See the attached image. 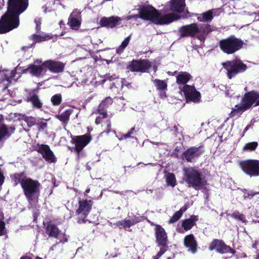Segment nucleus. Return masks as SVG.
Here are the masks:
<instances>
[{
	"mask_svg": "<svg viewBox=\"0 0 259 259\" xmlns=\"http://www.w3.org/2000/svg\"><path fill=\"white\" fill-rule=\"evenodd\" d=\"M259 98V92L252 90L245 93L242 97L240 105H236L232 109L229 114V118L235 115H241L245 111L251 109L253 107L259 106L257 104Z\"/></svg>",
	"mask_w": 259,
	"mask_h": 259,
	"instance_id": "nucleus-1",
	"label": "nucleus"
},
{
	"mask_svg": "<svg viewBox=\"0 0 259 259\" xmlns=\"http://www.w3.org/2000/svg\"><path fill=\"white\" fill-rule=\"evenodd\" d=\"M183 172L184 181L196 190L201 189L207 183V181L202 177V173L194 167L184 168Z\"/></svg>",
	"mask_w": 259,
	"mask_h": 259,
	"instance_id": "nucleus-2",
	"label": "nucleus"
},
{
	"mask_svg": "<svg viewBox=\"0 0 259 259\" xmlns=\"http://www.w3.org/2000/svg\"><path fill=\"white\" fill-rule=\"evenodd\" d=\"M244 43L240 38L231 35L221 39L218 42L220 50L225 54L232 55L243 48Z\"/></svg>",
	"mask_w": 259,
	"mask_h": 259,
	"instance_id": "nucleus-3",
	"label": "nucleus"
},
{
	"mask_svg": "<svg viewBox=\"0 0 259 259\" xmlns=\"http://www.w3.org/2000/svg\"><path fill=\"white\" fill-rule=\"evenodd\" d=\"M228 78L231 79L236 75L245 72L248 69L247 65L240 59L235 58L222 63Z\"/></svg>",
	"mask_w": 259,
	"mask_h": 259,
	"instance_id": "nucleus-4",
	"label": "nucleus"
},
{
	"mask_svg": "<svg viewBox=\"0 0 259 259\" xmlns=\"http://www.w3.org/2000/svg\"><path fill=\"white\" fill-rule=\"evenodd\" d=\"M40 183L38 180L27 178L22 184V189L28 202L37 201L40 195Z\"/></svg>",
	"mask_w": 259,
	"mask_h": 259,
	"instance_id": "nucleus-5",
	"label": "nucleus"
},
{
	"mask_svg": "<svg viewBox=\"0 0 259 259\" xmlns=\"http://www.w3.org/2000/svg\"><path fill=\"white\" fill-rule=\"evenodd\" d=\"M19 24V18L6 11L0 18V34H5L17 28Z\"/></svg>",
	"mask_w": 259,
	"mask_h": 259,
	"instance_id": "nucleus-6",
	"label": "nucleus"
},
{
	"mask_svg": "<svg viewBox=\"0 0 259 259\" xmlns=\"http://www.w3.org/2000/svg\"><path fill=\"white\" fill-rule=\"evenodd\" d=\"M78 204V206L75 211L77 216V222L79 224L85 223L87 222L86 218L91 210L93 202L91 200L79 199Z\"/></svg>",
	"mask_w": 259,
	"mask_h": 259,
	"instance_id": "nucleus-7",
	"label": "nucleus"
},
{
	"mask_svg": "<svg viewBox=\"0 0 259 259\" xmlns=\"http://www.w3.org/2000/svg\"><path fill=\"white\" fill-rule=\"evenodd\" d=\"M29 0H8L7 11L19 18L28 8Z\"/></svg>",
	"mask_w": 259,
	"mask_h": 259,
	"instance_id": "nucleus-8",
	"label": "nucleus"
},
{
	"mask_svg": "<svg viewBox=\"0 0 259 259\" xmlns=\"http://www.w3.org/2000/svg\"><path fill=\"white\" fill-rule=\"evenodd\" d=\"M241 169L250 177L259 176V160L247 159L239 162Z\"/></svg>",
	"mask_w": 259,
	"mask_h": 259,
	"instance_id": "nucleus-9",
	"label": "nucleus"
},
{
	"mask_svg": "<svg viewBox=\"0 0 259 259\" xmlns=\"http://www.w3.org/2000/svg\"><path fill=\"white\" fill-rule=\"evenodd\" d=\"M152 66V63L148 59H133L128 63L126 70L132 72H148Z\"/></svg>",
	"mask_w": 259,
	"mask_h": 259,
	"instance_id": "nucleus-10",
	"label": "nucleus"
},
{
	"mask_svg": "<svg viewBox=\"0 0 259 259\" xmlns=\"http://www.w3.org/2000/svg\"><path fill=\"white\" fill-rule=\"evenodd\" d=\"M71 143L74 144V151L79 157L80 152L92 141V138L90 134H84L80 136H71Z\"/></svg>",
	"mask_w": 259,
	"mask_h": 259,
	"instance_id": "nucleus-11",
	"label": "nucleus"
},
{
	"mask_svg": "<svg viewBox=\"0 0 259 259\" xmlns=\"http://www.w3.org/2000/svg\"><path fill=\"white\" fill-rule=\"evenodd\" d=\"M204 152L205 149L203 144H201L198 147L192 146L183 153L181 158L185 159L188 162H192L195 159L198 158Z\"/></svg>",
	"mask_w": 259,
	"mask_h": 259,
	"instance_id": "nucleus-12",
	"label": "nucleus"
},
{
	"mask_svg": "<svg viewBox=\"0 0 259 259\" xmlns=\"http://www.w3.org/2000/svg\"><path fill=\"white\" fill-rule=\"evenodd\" d=\"M138 11L141 19L150 21L154 24L156 18L158 17L159 11L152 6H143L138 9Z\"/></svg>",
	"mask_w": 259,
	"mask_h": 259,
	"instance_id": "nucleus-13",
	"label": "nucleus"
},
{
	"mask_svg": "<svg viewBox=\"0 0 259 259\" xmlns=\"http://www.w3.org/2000/svg\"><path fill=\"white\" fill-rule=\"evenodd\" d=\"M208 249L210 251L215 250L216 252L220 254L230 252L234 254L236 252L235 249L226 245L223 240L218 239L212 240L209 245Z\"/></svg>",
	"mask_w": 259,
	"mask_h": 259,
	"instance_id": "nucleus-14",
	"label": "nucleus"
},
{
	"mask_svg": "<svg viewBox=\"0 0 259 259\" xmlns=\"http://www.w3.org/2000/svg\"><path fill=\"white\" fill-rule=\"evenodd\" d=\"M180 89L183 92L187 102L198 103L200 102V93L196 90L194 86L185 84L182 88H180Z\"/></svg>",
	"mask_w": 259,
	"mask_h": 259,
	"instance_id": "nucleus-15",
	"label": "nucleus"
},
{
	"mask_svg": "<svg viewBox=\"0 0 259 259\" xmlns=\"http://www.w3.org/2000/svg\"><path fill=\"white\" fill-rule=\"evenodd\" d=\"M35 150L42 155L46 161L50 163H54L57 161V158L50 147L46 144H37Z\"/></svg>",
	"mask_w": 259,
	"mask_h": 259,
	"instance_id": "nucleus-16",
	"label": "nucleus"
},
{
	"mask_svg": "<svg viewBox=\"0 0 259 259\" xmlns=\"http://www.w3.org/2000/svg\"><path fill=\"white\" fill-rule=\"evenodd\" d=\"M43 66L46 71L49 70L51 72L59 73L64 71L65 64L62 62L50 59L43 62Z\"/></svg>",
	"mask_w": 259,
	"mask_h": 259,
	"instance_id": "nucleus-17",
	"label": "nucleus"
},
{
	"mask_svg": "<svg viewBox=\"0 0 259 259\" xmlns=\"http://www.w3.org/2000/svg\"><path fill=\"white\" fill-rule=\"evenodd\" d=\"M179 32L181 37H194L199 34L198 26L195 23L184 25L179 28Z\"/></svg>",
	"mask_w": 259,
	"mask_h": 259,
	"instance_id": "nucleus-18",
	"label": "nucleus"
},
{
	"mask_svg": "<svg viewBox=\"0 0 259 259\" xmlns=\"http://www.w3.org/2000/svg\"><path fill=\"white\" fill-rule=\"evenodd\" d=\"M156 241L158 246L167 247L168 237L164 229L159 225H156L154 228Z\"/></svg>",
	"mask_w": 259,
	"mask_h": 259,
	"instance_id": "nucleus-19",
	"label": "nucleus"
},
{
	"mask_svg": "<svg viewBox=\"0 0 259 259\" xmlns=\"http://www.w3.org/2000/svg\"><path fill=\"white\" fill-rule=\"evenodd\" d=\"M34 63L41 64V65H35L30 64L28 65L27 68L23 71V73H29L32 76L39 77L42 75L43 71L46 72V68L43 66V62L41 60L36 59Z\"/></svg>",
	"mask_w": 259,
	"mask_h": 259,
	"instance_id": "nucleus-20",
	"label": "nucleus"
},
{
	"mask_svg": "<svg viewBox=\"0 0 259 259\" xmlns=\"http://www.w3.org/2000/svg\"><path fill=\"white\" fill-rule=\"evenodd\" d=\"M181 18V17L179 15L174 13H169L161 16L159 12L158 17L156 18L154 24L160 25L168 24L175 20L180 19Z\"/></svg>",
	"mask_w": 259,
	"mask_h": 259,
	"instance_id": "nucleus-21",
	"label": "nucleus"
},
{
	"mask_svg": "<svg viewBox=\"0 0 259 259\" xmlns=\"http://www.w3.org/2000/svg\"><path fill=\"white\" fill-rule=\"evenodd\" d=\"M45 232L49 237L57 239L61 230L54 223L50 221L47 223Z\"/></svg>",
	"mask_w": 259,
	"mask_h": 259,
	"instance_id": "nucleus-22",
	"label": "nucleus"
},
{
	"mask_svg": "<svg viewBox=\"0 0 259 259\" xmlns=\"http://www.w3.org/2000/svg\"><path fill=\"white\" fill-rule=\"evenodd\" d=\"M184 245L189 248L192 253H195L197 250V243L193 234H190L186 235L184 238Z\"/></svg>",
	"mask_w": 259,
	"mask_h": 259,
	"instance_id": "nucleus-23",
	"label": "nucleus"
},
{
	"mask_svg": "<svg viewBox=\"0 0 259 259\" xmlns=\"http://www.w3.org/2000/svg\"><path fill=\"white\" fill-rule=\"evenodd\" d=\"M120 20V18L118 17H103L100 20V24L102 27L113 28L119 24Z\"/></svg>",
	"mask_w": 259,
	"mask_h": 259,
	"instance_id": "nucleus-24",
	"label": "nucleus"
},
{
	"mask_svg": "<svg viewBox=\"0 0 259 259\" xmlns=\"http://www.w3.org/2000/svg\"><path fill=\"white\" fill-rule=\"evenodd\" d=\"M24 100L27 102H30L34 108L40 109L42 107V102L38 96L33 92H29Z\"/></svg>",
	"mask_w": 259,
	"mask_h": 259,
	"instance_id": "nucleus-25",
	"label": "nucleus"
},
{
	"mask_svg": "<svg viewBox=\"0 0 259 259\" xmlns=\"http://www.w3.org/2000/svg\"><path fill=\"white\" fill-rule=\"evenodd\" d=\"M199 220L198 216L196 215H192L188 219L184 220L182 222V227L187 231L191 229L194 226L196 225V222Z\"/></svg>",
	"mask_w": 259,
	"mask_h": 259,
	"instance_id": "nucleus-26",
	"label": "nucleus"
},
{
	"mask_svg": "<svg viewBox=\"0 0 259 259\" xmlns=\"http://www.w3.org/2000/svg\"><path fill=\"white\" fill-rule=\"evenodd\" d=\"M185 7V0H171L170 10L172 12L182 13Z\"/></svg>",
	"mask_w": 259,
	"mask_h": 259,
	"instance_id": "nucleus-27",
	"label": "nucleus"
},
{
	"mask_svg": "<svg viewBox=\"0 0 259 259\" xmlns=\"http://www.w3.org/2000/svg\"><path fill=\"white\" fill-rule=\"evenodd\" d=\"M199 34L200 35L197 37L200 40L205 39L206 36L213 30L211 26L208 24H201L198 27Z\"/></svg>",
	"mask_w": 259,
	"mask_h": 259,
	"instance_id": "nucleus-28",
	"label": "nucleus"
},
{
	"mask_svg": "<svg viewBox=\"0 0 259 259\" xmlns=\"http://www.w3.org/2000/svg\"><path fill=\"white\" fill-rule=\"evenodd\" d=\"M191 75L187 72L181 71L177 75L176 82L178 84H187L186 83L191 79Z\"/></svg>",
	"mask_w": 259,
	"mask_h": 259,
	"instance_id": "nucleus-29",
	"label": "nucleus"
},
{
	"mask_svg": "<svg viewBox=\"0 0 259 259\" xmlns=\"http://www.w3.org/2000/svg\"><path fill=\"white\" fill-rule=\"evenodd\" d=\"M28 178L26 177L24 171L19 173H16L13 176H11V179L14 183L15 186H17L18 184H20L22 187V184L24 181H25Z\"/></svg>",
	"mask_w": 259,
	"mask_h": 259,
	"instance_id": "nucleus-30",
	"label": "nucleus"
},
{
	"mask_svg": "<svg viewBox=\"0 0 259 259\" xmlns=\"http://www.w3.org/2000/svg\"><path fill=\"white\" fill-rule=\"evenodd\" d=\"M71 114V111L70 110H66L63 112L61 114L57 115L56 117L62 122L64 127H65L67 124L69 120Z\"/></svg>",
	"mask_w": 259,
	"mask_h": 259,
	"instance_id": "nucleus-31",
	"label": "nucleus"
},
{
	"mask_svg": "<svg viewBox=\"0 0 259 259\" xmlns=\"http://www.w3.org/2000/svg\"><path fill=\"white\" fill-rule=\"evenodd\" d=\"M213 18L212 12L209 10L197 15V20L200 22L211 21Z\"/></svg>",
	"mask_w": 259,
	"mask_h": 259,
	"instance_id": "nucleus-32",
	"label": "nucleus"
},
{
	"mask_svg": "<svg viewBox=\"0 0 259 259\" xmlns=\"http://www.w3.org/2000/svg\"><path fill=\"white\" fill-rule=\"evenodd\" d=\"M152 81L157 90L165 91L167 90V84L165 80L155 79Z\"/></svg>",
	"mask_w": 259,
	"mask_h": 259,
	"instance_id": "nucleus-33",
	"label": "nucleus"
},
{
	"mask_svg": "<svg viewBox=\"0 0 259 259\" xmlns=\"http://www.w3.org/2000/svg\"><path fill=\"white\" fill-rule=\"evenodd\" d=\"M21 119L25 121L28 127H31L34 126L36 123V118L33 116H28L24 114H21L20 115Z\"/></svg>",
	"mask_w": 259,
	"mask_h": 259,
	"instance_id": "nucleus-34",
	"label": "nucleus"
},
{
	"mask_svg": "<svg viewBox=\"0 0 259 259\" xmlns=\"http://www.w3.org/2000/svg\"><path fill=\"white\" fill-rule=\"evenodd\" d=\"M115 225L120 229L123 228L125 230H127L131 227L133 226L130 219L118 221L115 223Z\"/></svg>",
	"mask_w": 259,
	"mask_h": 259,
	"instance_id": "nucleus-35",
	"label": "nucleus"
},
{
	"mask_svg": "<svg viewBox=\"0 0 259 259\" xmlns=\"http://www.w3.org/2000/svg\"><path fill=\"white\" fill-rule=\"evenodd\" d=\"M68 24L72 29L77 30L81 25V21L76 18L70 17L68 19Z\"/></svg>",
	"mask_w": 259,
	"mask_h": 259,
	"instance_id": "nucleus-36",
	"label": "nucleus"
},
{
	"mask_svg": "<svg viewBox=\"0 0 259 259\" xmlns=\"http://www.w3.org/2000/svg\"><path fill=\"white\" fill-rule=\"evenodd\" d=\"M52 38V37L50 36L48 34L42 35L39 34H34L31 36V39L33 40V42H34L35 43L44 41L50 39Z\"/></svg>",
	"mask_w": 259,
	"mask_h": 259,
	"instance_id": "nucleus-37",
	"label": "nucleus"
},
{
	"mask_svg": "<svg viewBox=\"0 0 259 259\" xmlns=\"http://www.w3.org/2000/svg\"><path fill=\"white\" fill-rule=\"evenodd\" d=\"M131 38V35H130L122 41L121 45L116 49V51L117 54L120 55L123 52L125 48L128 46Z\"/></svg>",
	"mask_w": 259,
	"mask_h": 259,
	"instance_id": "nucleus-38",
	"label": "nucleus"
},
{
	"mask_svg": "<svg viewBox=\"0 0 259 259\" xmlns=\"http://www.w3.org/2000/svg\"><path fill=\"white\" fill-rule=\"evenodd\" d=\"M258 144L257 142H252L246 143L243 147V151H253L257 147Z\"/></svg>",
	"mask_w": 259,
	"mask_h": 259,
	"instance_id": "nucleus-39",
	"label": "nucleus"
},
{
	"mask_svg": "<svg viewBox=\"0 0 259 259\" xmlns=\"http://www.w3.org/2000/svg\"><path fill=\"white\" fill-rule=\"evenodd\" d=\"M112 103V98L110 97H107L100 103L98 107L107 110L109 106L111 105Z\"/></svg>",
	"mask_w": 259,
	"mask_h": 259,
	"instance_id": "nucleus-40",
	"label": "nucleus"
},
{
	"mask_svg": "<svg viewBox=\"0 0 259 259\" xmlns=\"http://www.w3.org/2000/svg\"><path fill=\"white\" fill-rule=\"evenodd\" d=\"M166 182L168 186L175 187L176 185V179L175 175L173 173H168L166 176Z\"/></svg>",
	"mask_w": 259,
	"mask_h": 259,
	"instance_id": "nucleus-41",
	"label": "nucleus"
},
{
	"mask_svg": "<svg viewBox=\"0 0 259 259\" xmlns=\"http://www.w3.org/2000/svg\"><path fill=\"white\" fill-rule=\"evenodd\" d=\"M11 134H9L8 128L6 124H3L0 125V142L5 136L9 137Z\"/></svg>",
	"mask_w": 259,
	"mask_h": 259,
	"instance_id": "nucleus-42",
	"label": "nucleus"
},
{
	"mask_svg": "<svg viewBox=\"0 0 259 259\" xmlns=\"http://www.w3.org/2000/svg\"><path fill=\"white\" fill-rule=\"evenodd\" d=\"M51 102L54 106H59L62 101V97L61 94H56L53 96L51 99Z\"/></svg>",
	"mask_w": 259,
	"mask_h": 259,
	"instance_id": "nucleus-43",
	"label": "nucleus"
},
{
	"mask_svg": "<svg viewBox=\"0 0 259 259\" xmlns=\"http://www.w3.org/2000/svg\"><path fill=\"white\" fill-rule=\"evenodd\" d=\"M230 215L237 220L241 221L243 223H245L246 220H245V217L244 215L242 213H240L238 211H234L231 214H230Z\"/></svg>",
	"mask_w": 259,
	"mask_h": 259,
	"instance_id": "nucleus-44",
	"label": "nucleus"
},
{
	"mask_svg": "<svg viewBox=\"0 0 259 259\" xmlns=\"http://www.w3.org/2000/svg\"><path fill=\"white\" fill-rule=\"evenodd\" d=\"M182 215L178 211L174 213L172 216L170 218L168 221V223L172 224L177 222L182 217Z\"/></svg>",
	"mask_w": 259,
	"mask_h": 259,
	"instance_id": "nucleus-45",
	"label": "nucleus"
},
{
	"mask_svg": "<svg viewBox=\"0 0 259 259\" xmlns=\"http://www.w3.org/2000/svg\"><path fill=\"white\" fill-rule=\"evenodd\" d=\"M144 217L142 216H137L136 215H134L131 220H130L132 226L135 225L136 224H138L140 222H141L144 221Z\"/></svg>",
	"mask_w": 259,
	"mask_h": 259,
	"instance_id": "nucleus-46",
	"label": "nucleus"
},
{
	"mask_svg": "<svg viewBox=\"0 0 259 259\" xmlns=\"http://www.w3.org/2000/svg\"><path fill=\"white\" fill-rule=\"evenodd\" d=\"M6 233V224L0 219V236L4 235Z\"/></svg>",
	"mask_w": 259,
	"mask_h": 259,
	"instance_id": "nucleus-47",
	"label": "nucleus"
},
{
	"mask_svg": "<svg viewBox=\"0 0 259 259\" xmlns=\"http://www.w3.org/2000/svg\"><path fill=\"white\" fill-rule=\"evenodd\" d=\"M97 113L101 116L103 118H106L108 117V114L107 112V110L101 109L100 108L98 107L97 108Z\"/></svg>",
	"mask_w": 259,
	"mask_h": 259,
	"instance_id": "nucleus-48",
	"label": "nucleus"
},
{
	"mask_svg": "<svg viewBox=\"0 0 259 259\" xmlns=\"http://www.w3.org/2000/svg\"><path fill=\"white\" fill-rule=\"evenodd\" d=\"M167 247H160V250L157 254L153 256L154 259H159V258L167 250Z\"/></svg>",
	"mask_w": 259,
	"mask_h": 259,
	"instance_id": "nucleus-49",
	"label": "nucleus"
},
{
	"mask_svg": "<svg viewBox=\"0 0 259 259\" xmlns=\"http://www.w3.org/2000/svg\"><path fill=\"white\" fill-rule=\"evenodd\" d=\"M198 15V14L192 13L187 10L185 14L182 17L183 19H185L188 17H192L193 16H196L197 17Z\"/></svg>",
	"mask_w": 259,
	"mask_h": 259,
	"instance_id": "nucleus-50",
	"label": "nucleus"
},
{
	"mask_svg": "<svg viewBox=\"0 0 259 259\" xmlns=\"http://www.w3.org/2000/svg\"><path fill=\"white\" fill-rule=\"evenodd\" d=\"M180 151V148L176 147L173 150L172 155L175 157L178 158L179 157V153Z\"/></svg>",
	"mask_w": 259,
	"mask_h": 259,
	"instance_id": "nucleus-51",
	"label": "nucleus"
},
{
	"mask_svg": "<svg viewBox=\"0 0 259 259\" xmlns=\"http://www.w3.org/2000/svg\"><path fill=\"white\" fill-rule=\"evenodd\" d=\"M106 123L107 124V128L106 130V132L108 134L111 132V122L110 119H107L106 121Z\"/></svg>",
	"mask_w": 259,
	"mask_h": 259,
	"instance_id": "nucleus-52",
	"label": "nucleus"
},
{
	"mask_svg": "<svg viewBox=\"0 0 259 259\" xmlns=\"http://www.w3.org/2000/svg\"><path fill=\"white\" fill-rule=\"evenodd\" d=\"M38 128L39 131H43L47 127V123L44 122H40L38 124Z\"/></svg>",
	"mask_w": 259,
	"mask_h": 259,
	"instance_id": "nucleus-53",
	"label": "nucleus"
},
{
	"mask_svg": "<svg viewBox=\"0 0 259 259\" xmlns=\"http://www.w3.org/2000/svg\"><path fill=\"white\" fill-rule=\"evenodd\" d=\"M189 206L187 204H185L183 207H182L178 211L182 215H183V213L185 212L187 209L189 208Z\"/></svg>",
	"mask_w": 259,
	"mask_h": 259,
	"instance_id": "nucleus-54",
	"label": "nucleus"
},
{
	"mask_svg": "<svg viewBox=\"0 0 259 259\" xmlns=\"http://www.w3.org/2000/svg\"><path fill=\"white\" fill-rule=\"evenodd\" d=\"M5 181V176L4 175V172L0 167V186L3 185Z\"/></svg>",
	"mask_w": 259,
	"mask_h": 259,
	"instance_id": "nucleus-55",
	"label": "nucleus"
},
{
	"mask_svg": "<svg viewBox=\"0 0 259 259\" xmlns=\"http://www.w3.org/2000/svg\"><path fill=\"white\" fill-rule=\"evenodd\" d=\"M139 18H140V14L139 13V14L128 15L126 17V19L128 20H131L133 18L137 19Z\"/></svg>",
	"mask_w": 259,
	"mask_h": 259,
	"instance_id": "nucleus-56",
	"label": "nucleus"
},
{
	"mask_svg": "<svg viewBox=\"0 0 259 259\" xmlns=\"http://www.w3.org/2000/svg\"><path fill=\"white\" fill-rule=\"evenodd\" d=\"M3 79L7 80L9 82H11V77L8 75L7 74H4V75L2 77Z\"/></svg>",
	"mask_w": 259,
	"mask_h": 259,
	"instance_id": "nucleus-57",
	"label": "nucleus"
},
{
	"mask_svg": "<svg viewBox=\"0 0 259 259\" xmlns=\"http://www.w3.org/2000/svg\"><path fill=\"white\" fill-rule=\"evenodd\" d=\"M103 118L101 117V116H98L96 117L95 119V123L96 124H99L102 121V119Z\"/></svg>",
	"mask_w": 259,
	"mask_h": 259,
	"instance_id": "nucleus-58",
	"label": "nucleus"
},
{
	"mask_svg": "<svg viewBox=\"0 0 259 259\" xmlns=\"http://www.w3.org/2000/svg\"><path fill=\"white\" fill-rule=\"evenodd\" d=\"M20 259H32L30 256L28 255H23L20 257ZM35 259H42L41 257L36 256Z\"/></svg>",
	"mask_w": 259,
	"mask_h": 259,
	"instance_id": "nucleus-59",
	"label": "nucleus"
},
{
	"mask_svg": "<svg viewBox=\"0 0 259 259\" xmlns=\"http://www.w3.org/2000/svg\"><path fill=\"white\" fill-rule=\"evenodd\" d=\"M17 72L15 70H13L10 72V75L11 80L16 76Z\"/></svg>",
	"mask_w": 259,
	"mask_h": 259,
	"instance_id": "nucleus-60",
	"label": "nucleus"
},
{
	"mask_svg": "<svg viewBox=\"0 0 259 259\" xmlns=\"http://www.w3.org/2000/svg\"><path fill=\"white\" fill-rule=\"evenodd\" d=\"M132 134H131L129 132H128L127 133L125 134H123L122 135V137L125 139H126L128 138H131L132 137L131 136Z\"/></svg>",
	"mask_w": 259,
	"mask_h": 259,
	"instance_id": "nucleus-61",
	"label": "nucleus"
},
{
	"mask_svg": "<svg viewBox=\"0 0 259 259\" xmlns=\"http://www.w3.org/2000/svg\"><path fill=\"white\" fill-rule=\"evenodd\" d=\"M15 127L14 126H11L9 127V130L11 133V134H13L14 133L15 131Z\"/></svg>",
	"mask_w": 259,
	"mask_h": 259,
	"instance_id": "nucleus-62",
	"label": "nucleus"
},
{
	"mask_svg": "<svg viewBox=\"0 0 259 259\" xmlns=\"http://www.w3.org/2000/svg\"><path fill=\"white\" fill-rule=\"evenodd\" d=\"M128 132L131 134H133L134 133H136V131H135V127H132L129 131Z\"/></svg>",
	"mask_w": 259,
	"mask_h": 259,
	"instance_id": "nucleus-63",
	"label": "nucleus"
},
{
	"mask_svg": "<svg viewBox=\"0 0 259 259\" xmlns=\"http://www.w3.org/2000/svg\"><path fill=\"white\" fill-rule=\"evenodd\" d=\"M251 127V125L250 124H248L247 125L246 127L245 128L244 130V133H245L249 129V128Z\"/></svg>",
	"mask_w": 259,
	"mask_h": 259,
	"instance_id": "nucleus-64",
	"label": "nucleus"
}]
</instances>
